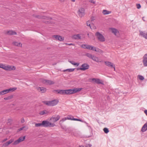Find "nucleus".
<instances>
[{
    "mask_svg": "<svg viewBox=\"0 0 147 147\" xmlns=\"http://www.w3.org/2000/svg\"><path fill=\"white\" fill-rule=\"evenodd\" d=\"M42 102L47 106H53L57 104L59 102V100H58L55 99L50 101H45Z\"/></svg>",
    "mask_w": 147,
    "mask_h": 147,
    "instance_id": "f257e3e1",
    "label": "nucleus"
},
{
    "mask_svg": "<svg viewBox=\"0 0 147 147\" xmlns=\"http://www.w3.org/2000/svg\"><path fill=\"white\" fill-rule=\"evenodd\" d=\"M0 68H2L5 70L8 71L15 70L16 69V67L14 66L9 65H5L1 63L0 64Z\"/></svg>",
    "mask_w": 147,
    "mask_h": 147,
    "instance_id": "f03ea898",
    "label": "nucleus"
},
{
    "mask_svg": "<svg viewBox=\"0 0 147 147\" xmlns=\"http://www.w3.org/2000/svg\"><path fill=\"white\" fill-rule=\"evenodd\" d=\"M42 126L45 127H53L55 125L53 123H50L48 121H43L42 122Z\"/></svg>",
    "mask_w": 147,
    "mask_h": 147,
    "instance_id": "7ed1b4c3",
    "label": "nucleus"
},
{
    "mask_svg": "<svg viewBox=\"0 0 147 147\" xmlns=\"http://www.w3.org/2000/svg\"><path fill=\"white\" fill-rule=\"evenodd\" d=\"M98 40L100 42H103L105 41V38L99 32H97L95 34Z\"/></svg>",
    "mask_w": 147,
    "mask_h": 147,
    "instance_id": "20e7f679",
    "label": "nucleus"
},
{
    "mask_svg": "<svg viewBox=\"0 0 147 147\" xmlns=\"http://www.w3.org/2000/svg\"><path fill=\"white\" fill-rule=\"evenodd\" d=\"M60 116L58 115H55L53 116L50 118V120L51 122L53 123H55L57 121L60 119Z\"/></svg>",
    "mask_w": 147,
    "mask_h": 147,
    "instance_id": "39448f33",
    "label": "nucleus"
},
{
    "mask_svg": "<svg viewBox=\"0 0 147 147\" xmlns=\"http://www.w3.org/2000/svg\"><path fill=\"white\" fill-rule=\"evenodd\" d=\"M25 139V136H21L17 140H16L13 143L14 145H16L20 142L24 141Z\"/></svg>",
    "mask_w": 147,
    "mask_h": 147,
    "instance_id": "423d86ee",
    "label": "nucleus"
},
{
    "mask_svg": "<svg viewBox=\"0 0 147 147\" xmlns=\"http://www.w3.org/2000/svg\"><path fill=\"white\" fill-rule=\"evenodd\" d=\"M85 10L84 8L81 7L79 9L78 12L79 16L81 18L84 16L85 15Z\"/></svg>",
    "mask_w": 147,
    "mask_h": 147,
    "instance_id": "0eeeda50",
    "label": "nucleus"
},
{
    "mask_svg": "<svg viewBox=\"0 0 147 147\" xmlns=\"http://www.w3.org/2000/svg\"><path fill=\"white\" fill-rule=\"evenodd\" d=\"M81 67L79 69L82 71H85L89 68V65L87 63H84L81 65Z\"/></svg>",
    "mask_w": 147,
    "mask_h": 147,
    "instance_id": "6e6552de",
    "label": "nucleus"
},
{
    "mask_svg": "<svg viewBox=\"0 0 147 147\" xmlns=\"http://www.w3.org/2000/svg\"><path fill=\"white\" fill-rule=\"evenodd\" d=\"M105 63L106 65L111 68H114V71H115V66L113 63L108 61H105Z\"/></svg>",
    "mask_w": 147,
    "mask_h": 147,
    "instance_id": "1a4fd4ad",
    "label": "nucleus"
},
{
    "mask_svg": "<svg viewBox=\"0 0 147 147\" xmlns=\"http://www.w3.org/2000/svg\"><path fill=\"white\" fill-rule=\"evenodd\" d=\"M142 62L144 67H147V54H145L143 57Z\"/></svg>",
    "mask_w": 147,
    "mask_h": 147,
    "instance_id": "9d476101",
    "label": "nucleus"
},
{
    "mask_svg": "<svg viewBox=\"0 0 147 147\" xmlns=\"http://www.w3.org/2000/svg\"><path fill=\"white\" fill-rule=\"evenodd\" d=\"M82 89V88H76L73 89H69L70 94H71L76 93L77 92L80 91Z\"/></svg>",
    "mask_w": 147,
    "mask_h": 147,
    "instance_id": "9b49d317",
    "label": "nucleus"
},
{
    "mask_svg": "<svg viewBox=\"0 0 147 147\" xmlns=\"http://www.w3.org/2000/svg\"><path fill=\"white\" fill-rule=\"evenodd\" d=\"M53 37L55 38V39L58 40L60 41H62L64 40V38L59 35H54L53 36Z\"/></svg>",
    "mask_w": 147,
    "mask_h": 147,
    "instance_id": "f8f14e48",
    "label": "nucleus"
},
{
    "mask_svg": "<svg viewBox=\"0 0 147 147\" xmlns=\"http://www.w3.org/2000/svg\"><path fill=\"white\" fill-rule=\"evenodd\" d=\"M92 80L94 82L97 84H103V82H102V81L100 80L99 79L93 78L92 79Z\"/></svg>",
    "mask_w": 147,
    "mask_h": 147,
    "instance_id": "ddd939ff",
    "label": "nucleus"
},
{
    "mask_svg": "<svg viewBox=\"0 0 147 147\" xmlns=\"http://www.w3.org/2000/svg\"><path fill=\"white\" fill-rule=\"evenodd\" d=\"M140 35L147 39V32L145 31H139Z\"/></svg>",
    "mask_w": 147,
    "mask_h": 147,
    "instance_id": "4468645a",
    "label": "nucleus"
},
{
    "mask_svg": "<svg viewBox=\"0 0 147 147\" xmlns=\"http://www.w3.org/2000/svg\"><path fill=\"white\" fill-rule=\"evenodd\" d=\"M112 31V33L114 34L115 35L117 36L119 34V32L116 29L113 28H110Z\"/></svg>",
    "mask_w": 147,
    "mask_h": 147,
    "instance_id": "2eb2a0df",
    "label": "nucleus"
},
{
    "mask_svg": "<svg viewBox=\"0 0 147 147\" xmlns=\"http://www.w3.org/2000/svg\"><path fill=\"white\" fill-rule=\"evenodd\" d=\"M43 82L44 83H46L47 84L49 85L53 84H54V82L51 80H43Z\"/></svg>",
    "mask_w": 147,
    "mask_h": 147,
    "instance_id": "dca6fc26",
    "label": "nucleus"
},
{
    "mask_svg": "<svg viewBox=\"0 0 147 147\" xmlns=\"http://www.w3.org/2000/svg\"><path fill=\"white\" fill-rule=\"evenodd\" d=\"M37 90L41 92L42 93H44L46 92L47 89L43 87H39L37 88Z\"/></svg>",
    "mask_w": 147,
    "mask_h": 147,
    "instance_id": "f3484780",
    "label": "nucleus"
},
{
    "mask_svg": "<svg viewBox=\"0 0 147 147\" xmlns=\"http://www.w3.org/2000/svg\"><path fill=\"white\" fill-rule=\"evenodd\" d=\"M72 38L75 39H81V36L80 34L74 35L72 36Z\"/></svg>",
    "mask_w": 147,
    "mask_h": 147,
    "instance_id": "a211bd4d",
    "label": "nucleus"
},
{
    "mask_svg": "<svg viewBox=\"0 0 147 147\" xmlns=\"http://www.w3.org/2000/svg\"><path fill=\"white\" fill-rule=\"evenodd\" d=\"M14 141V140L13 139H11L9 141H7L4 144V145L5 146H7L9 145L11 143Z\"/></svg>",
    "mask_w": 147,
    "mask_h": 147,
    "instance_id": "6ab92c4d",
    "label": "nucleus"
},
{
    "mask_svg": "<svg viewBox=\"0 0 147 147\" xmlns=\"http://www.w3.org/2000/svg\"><path fill=\"white\" fill-rule=\"evenodd\" d=\"M147 122L145 123L142 127L141 131L144 132L147 130Z\"/></svg>",
    "mask_w": 147,
    "mask_h": 147,
    "instance_id": "aec40b11",
    "label": "nucleus"
},
{
    "mask_svg": "<svg viewBox=\"0 0 147 147\" xmlns=\"http://www.w3.org/2000/svg\"><path fill=\"white\" fill-rule=\"evenodd\" d=\"M90 45H82L81 46V47L84 49H90Z\"/></svg>",
    "mask_w": 147,
    "mask_h": 147,
    "instance_id": "412c9836",
    "label": "nucleus"
},
{
    "mask_svg": "<svg viewBox=\"0 0 147 147\" xmlns=\"http://www.w3.org/2000/svg\"><path fill=\"white\" fill-rule=\"evenodd\" d=\"M13 44L16 46L19 47H22V44L20 42H13Z\"/></svg>",
    "mask_w": 147,
    "mask_h": 147,
    "instance_id": "4be33fe9",
    "label": "nucleus"
},
{
    "mask_svg": "<svg viewBox=\"0 0 147 147\" xmlns=\"http://www.w3.org/2000/svg\"><path fill=\"white\" fill-rule=\"evenodd\" d=\"M34 17H35L36 18H41V19H46L47 20H48L49 19V18L48 17H45L44 16L41 17L40 16L38 15H35L34 16Z\"/></svg>",
    "mask_w": 147,
    "mask_h": 147,
    "instance_id": "5701e85b",
    "label": "nucleus"
},
{
    "mask_svg": "<svg viewBox=\"0 0 147 147\" xmlns=\"http://www.w3.org/2000/svg\"><path fill=\"white\" fill-rule=\"evenodd\" d=\"M7 33L9 35H16L17 34L16 32L12 30L8 31L7 32Z\"/></svg>",
    "mask_w": 147,
    "mask_h": 147,
    "instance_id": "b1692460",
    "label": "nucleus"
},
{
    "mask_svg": "<svg viewBox=\"0 0 147 147\" xmlns=\"http://www.w3.org/2000/svg\"><path fill=\"white\" fill-rule=\"evenodd\" d=\"M102 12L104 15H107L111 13V11H107L106 10L104 9L103 10Z\"/></svg>",
    "mask_w": 147,
    "mask_h": 147,
    "instance_id": "393cba45",
    "label": "nucleus"
},
{
    "mask_svg": "<svg viewBox=\"0 0 147 147\" xmlns=\"http://www.w3.org/2000/svg\"><path fill=\"white\" fill-rule=\"evenodd\" d=\"M94 61L98 62V59L97 57L93 55L92 58V59Z\"/></svg>",
    "mask_w": 147,
    "mask_h": 147,
    "instance_id": "a878e982",
    "label": "nucleus"
},
{
    "mask_svg": "<svg viewBox=\"0 0 147 147\" xmlns=\"http://www.w3.org/2000/svg\"><path fill=\"white\" fill-rule=\"evenodd\" d=\"M58 94H61L64 95V90H56Z\"/></svg>",
    "mask_w": 147,
    "mask_h": 147,
    "instance_id": "bb28decb",
    "label": "nucleus"
},
{
    "mask_svg": "<svg viewBox=\"0 0 147 147\" xmlns=\"http://www.w3.org/2000/svg\"><path fill=\"white\" fill-rule=\"evenodd\" d=\"M94 51L100 53H103L102 51L98 48H96L95 47H94Z\"/></svg>",
    "mask_w": 147,
    "mask_h": 147,
    "instance_id": "cd10ccee",
    "label": "nucleus"
},
{
    "mask_svg": "<svg viewBox=\"0 0 147 147\" xmlns=\"http://www.w3.org/2000/svg\"><path fill=\"white\" fill-rule=\"evenodd\" d=\"M49 113V112L47 110H44L41 111H40L39 114H40L43 115L45 114H47Z\"/></svg>",
    "mask_w": 147,
    "mask_h": 147,
    "instance_id": "c85d7f7f",
    "label": "nucleus"
},
{
    "mask_svg": "<svg viewBox=\"0 0 147 147\" xmlns=\"http://www.w3.org/2000/svg\"><path fill=\"white\" fill-rule=\"evenodd\" d=\"M74 69H75L74 68L64 70L63 71L64 72L66 71H68L69 72H72L73 71Z\"/></svg>",
    "mask_w": 147,
    "mask_h": 147,
    "instance_id": "c756f323",
    "label": "nucleus"
},
{
    "mask_svg": "<svg viewBox=\"0 0 147 147\" xmlns=\"http://www.w3.org/2000/svg\"><path fill=\"white\" fill-rule=\"evenodd\" d=\"M69 62L74 65H76L77 66H78L79 65V63H75V62L74 61H69Z\"/></svg>",
    "mask_w": 147,
    "mask_h": 147,
    "instance_id": "7c9ffc66",
    "label": "nucleus"
},
{
    "mask_svg": "<svg viewBox=\"0 0 147 147\" xmlns=\"http://www.w3.org/2000/svg\"><path fill=\"white\" fill-rule=\"evenodd\" d=\"M64 94H70V89L64 90Z\"/></svg>",
    "mask_w": 147,
    "mask_h": 147,
    "instance_id": "2f4dec72",
    "label": "nucleus"
},
{
    "mask_svg": "<svg viewBox=\"0 0 147 147\" xmlns=\"http://www.w3.org/2000/svg\"><path fill=\"white\" fill-rule=\"evenodd\" d=\"M17 89V88L16 87H14L12 88H10L9 89H8L9 92H13L16 90Z\"/></svg>",
    "mask_w": 147,
    "mask_h": 147,
    "instance_id": "473e14b6",
    "label": "nucleus"
},
{
    "mask_svg": "<svg viewBox=\"0 0 147 147\" xmlns=\"http://www.w3.org/2000/svg\"><path fill=\"white\" fill-rule=\"evenodd\" d=\"M13 97V96L12 95H10V96H8L7 97H5L4 98V99L5 100H10L11 98H12Z\"/></svg>",
    "mask_w": 147,
    "mask_h": 147,
    "instance_id": "72a5a7b5",
    "label": "nucleus"
},
{
    "mask_svg": "<svg viewBox=\"0 0 147 147\" xmlns=\"http://www.w3.org/2000/svg\"><path fill=\"white\" fill-rule=\"evenodd\" d=\"M103 131H104L105 133L106 134L108 133L109 131L108 129L106 127H105L104 128Z\"/></svg>",
    "mask_w": 147,
    "mask_h": 147,
    "instance_id": "f704fd0d",
    "label": "nucleus"
},
{
    "mask_svg": "<svg viewBox=\"0 0 147 147\" xmlns=\"http://www.w3.org/2000/svg\"><path fill=\"white\" fill-rule=\"evenodd\" d=\"M35 126L36 127H39L40 126H42V123H37L35 124Z\"/></svg>",
    "mask_w": 147,
    "mask_h": 147,
    "instance_id": "c9c22d12",
    "label": "nucleus"
},
{
    "mask_svg": "<svg viewBox=\"0 0 147 147\" xmlns=\"http://www.w3.org/2000/svg\"><path fill=\"white\" fill-rule=\"evenodd\" d=\"M86 24L87 26H89L90 28L91 29V26H90V21H87Z\"/></svg>",
    "mask_w": 147,
    "mask_h": 147,
    "instance_id": "e433bc0d",
    "label": "nucleus"
},
{
    "mask_svg": "<svg viewBox=\"0 0 147 147\" xmlns=\"http://www.w3.org/2000/svg\"><path fill=\"white\" fill-rule=\"evenodd\" d=\"M86 56L89 58L92 59L93 55L89 53H87L86 55Z\"/></svg>",
    "mask_w": 147,
    "mask_h": 147,
    "instance_id": "4c0bfd02",
    "label": "nucleus"
},
{
    "mask_svg": "<svg viewBox=\"0 0 147 147\" xmlns=\"http://www.w3.org/2000/svg\"><path fill=\"white\" fill-rule=\"evenodd\" d=\"M73 119V120L78 121L81 122H83V121H82L81 119H78L76 118H74V119Z\"/></svg>",
    "mask_w": 147,
    "mask_h": 147,
    "instance_id": "58836bf2",
    "label": "nucleus"
},
{
    "mask_svg": "<svg viewBox=\"0 0 147 147\" xmlns=\"http://www.w3.org/2000/svg\"><path fill=\"white\" fill-rule=\"evenodd\" d=\"M136 6L137 8L138 9H140L141 7V6L140 4H136Z\"/></svg>",
    "mask_w": 147,
    "mask_h": 147,
    "instance_id": "ea45409f",
    "label": "nucleus"
},
{
    "mask_svg": "<svg viewBox=\"0 0 147 147\" xmlns=\"http://www.w3.org/2000/svg\"><path fill=\"white\" fill-rule=\"evenodd\" d=\"M5 92H4V90L0 92V95H3L5 94Z\"/></svg>",
    "mask_w": 147,
    "mask_h": 147,
    "instance_id": "a19ab883",
    "label": "nucleus"
},
{
    "mask_svg": "<svg viewBox=\"0 0 147 147\" xmlns=\"http://www.w3.org/2000/svg\"><path fill=\"white\" fill-rule=\"evenodd\" d=\"M139 78L140 80H143L144 79V77L142 76H139Z\"/></svg>",
    "mask_w": 147,
    "mask_h": 147,
    "instance_id": "79ce46f5",
    "label": "nucleus"
},
{
    "mask_svg": "<svg viewBox=\"0 0 147 147\" xmlns=\"http://www.w3.org/2000/svg\"><path fill=\"white\" fill-rule=\"evenodd\" d=\"M90 50H91L93 51H94V47L92 46H90Z\"/></svg>",
    "mask_w": 147,
    "mask_h": 147,
    "instance_id": "37998d69",
    "label": "nucleus"
},
{
    "mask_svg": "<svg viewBox=\"0 0 147 147\" xmlns=\"http://www.w3.org/2000/svg\"><path fill=\"white\" fill-rule=\"evenodd\" d=\"M66 119H67V118L65 117V118H63L60 121H62L63 122L64 121H65Z\"/></svg>",
    "mask_w": 147,
    "mask_h": 147,
    "instance_id": "c03bdc74",
    "label": "nucleus"
},
{
    "mask_svg": "<svg viewBox=\"0 0 147 147\" xmlns=\"http://www.w3.org/2000/svg\"><path fill=\"white\" fill-rule=\"evenodd\" d=\"M4 91L5 94L9 92L8 89L4 90Z\"/></svg>",
    "mask_w": 147,
    "mask_h": 147,
    "instance_id": "a18cd8bd",
    "label": "nucleus"
},
{
    "mask_svg": "<svg viewBox=\"0 0 147 147\" xmlns=\"http://www.w3.org/2000/svg\"><path fill=\"white\" fill-rule=\"evenodd\" d=\"M25 121L24 119V118H22L21 119V122L22 123H24Z\"/></svg>",
    "mask_w": 147,
    "mask_h": 147,
    "instance_id": "49530a36",
    "label": "nucleus"
},
{
    "mask_svg": "<svg viewBox=\"0 0 147 147\" xmlns=\"http://www.w3.org/2000/svg\"><path fill=\"white\" fill-rule=\"evenodd\" d=\"M91 21H93L94 20V17L93 16H92L91 18Z\"/></svg>",
    "mask_w": 147,
    "mask_h": 147,
    "instance_id": "de8ad7c7",
    "label": "nucleus"
},
{
    "mask_svg": "<svg viewBox=\"0 0 147 147\" xmlns=\"http://www.w3.org/2000/svg\"><path fill=\"white\" fill-rule=\"evenodd\" d=\"M7 140V139L6 138L5 139H4V140H3L2 141V143H3V142H5V141H6V140Z\"/></svg>",
    "mask_w": 147,
    "mask_h": 147,
    "instance_id": "09e8293b",
    "label": "nucleus"
},
{
    "mask_svg": "<svg viewBox=\"0 0 147 147\" xmlns=\"http://www.w3.org/2000/svg\"><path fill=\"white\" fill-rule=\"evenodd\" d=\"M25 127H22L21 128H20L19 130V131H21V130H23L24 129V128Z\"/></svg>",
    "mask_w": 147,
    "mask_h": 147,
    "instance_id": "8fccbe9b",
    "label": "nucleus"
},
{
    "mask_svg": "<svg viewBox=\"0 0 147 147\" xmlns=\"http://www.w3.org/2000/svg\"><path fill=\"white\" fill-rule=\"evenodd\" d=\"M90 2L94 4L95 3V2L93 0H90Z\"/></svg>",
    "mask_w": 147,
    "mask_h": 147,
    "instance_id": "3c124183",
    "label": "nucleus"
},
{
    "mask_svg": "<svg viewBox=\"0 0 147 147\" xmlns=\"http://www.w3.org/2000/svg\"><path fill=\"white\" fill-rule=\"evenodd\" d=\"M66 45H74V44L72 43H70V44H68V43H65Z\"/></svg>",
    "mask_w": 147,
    "mask_h": 147,
    "instance_id": "603ef678",
    "label": "nucleus"
},
{
    "mask_svg": "<svg viewBox=\"0 0 147 147\" xmlns=\"http://www.w3.org/2000/svg\"><path fill=\"white\" fill-rule=\"evenodd\" d=\"M67 119H69V120H73V119H71V117H67Z\"/></svg>",
    "mask_w": 147,
    "mask_h": 147,
    "instance_id": "864d4df0",
    "label": "nucleus"
},
{
    "mask_svg": "<svg viewBox=\"0 0 147 147\" xmlns=\"http://www.w3.org/2000/svg\"><path fill=\"white\" fill-rule=\"evenodd\" d=\"M144 113H145V114H146V115L147 116V110H145L144 111Z\"/></svg>",
    "mask_w": 147,
    "mask_h": 147,
    "instance_id": "5fc2aeb1",
    "label": "nucleus"
},
{
    "mask_svg": "<svg viewBox=\"0 0 147 147\" xmlns=\"http://www.w3.org/2000/svg\"><path fill=\"white\" fill-rule=\"evenodd\" d=\"M45 23L46 24H49V22L48 21H46L45 22Z\"/></svg>",
    "mask_w": 147,
    "mask_h": 147,
    "instance_id": "6e6d98bb",
    "label": "nucleus"
},
{
    "mask_svg": "<svg viewBox=\"0 0 147 147\" xmlns=\"http://www.w3.org/2000/svg\"><path fill=\"white\" fill-rule=\"evenodd\" d=\"M60 0L61 2H64L65 1V0Z\"/></svg>",
    "mask_w": 147,
    "mask_h": 147,
    "instance_id": "4d7b16f0",
    "label": "nucleus"
},
{
    "mask_svg": "<svg viewBox=\"0 0 147 147\" xmlns=\"http://www.w3.org/2000/svg\"><path fill=\"white\" fill-rule=\"evenodd\" d=\"M79 147H84V146L82 145L80 146Z\"/></svg>",
    "mask_w": 147,
    "mask_h": 147,
    "instance_id": "13d9d810",
    "label": "nucleus"
},
{
    "mask_svg": "<svg viewBox=\"0 0 147 147\" xmlns=\"http://www.w3.org/2000/svg\"><path fill=\"white\" fill-rule=\"evenodd\" d=\"M71 0L73 2H75V0Z\"/></svg>",
    "mask_w": 147,
    "mask_h": 147,
    "instance_id": "bf43d9fd",
    "label": "nucleus"
},
{
    "mask_svg": "<svg viewBox=\"0 0 147 147\" xmlns=\"http://www.w3.org/2000/svg\"><path fill=\"white\" fill-rule=\"evenodd\" d=\"M74 117H71V119H74Z\"/></svg>",
    "mask_w": 147,
    "mask_h": 147,
    "instance_id": "052dcab7",
    "label": "nucleus"
}]
</instances>
